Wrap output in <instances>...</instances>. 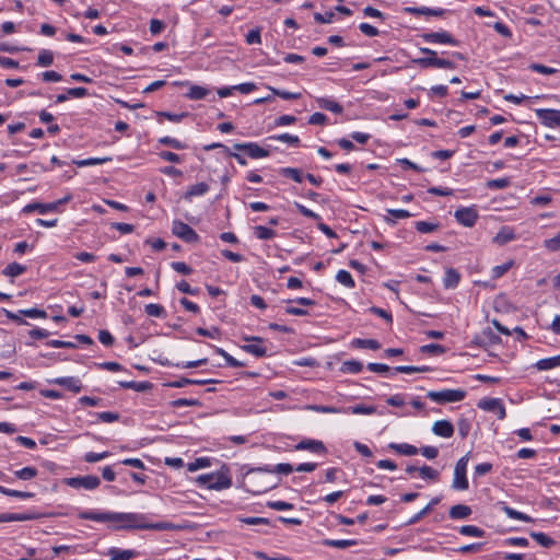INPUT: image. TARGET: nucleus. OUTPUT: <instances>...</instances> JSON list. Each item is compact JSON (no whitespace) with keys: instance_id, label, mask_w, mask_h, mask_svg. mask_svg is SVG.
<instances>
[{"instance_id":"nucleus-1","label":"nucleus","mask_w":560,"mask_h":560,"mask_svg":"<svg viewBox=\"0 0 560 560\" xmlns=\"http://www.w3.org/2000/svg\"><path fill=\"white\" fill-rule=\"evenodd\" d=\"M79 518L89 520L98 523H110L112 528L115 530L124 529H152V530H173L176 529L171 522L151 523L148 516L143 513L135 512H98V511H82L79 513Z\"/></svg>"},{"instance_id":"nucleus-2","label":"nucleus","mask_w":560,"mask_h":560,"mask_svg":"<svg viewBox=\"0 0 560 560\" xmlns=\"http://www.w3.org/2000/svg\"><path fill=\"white\" fill-rule=\"evenodd\" d=\"M197 482L210 490H223L232 486V479L226 470L199 475Z\"/></svg>"},{"instance_id":"nucleus-3","label":"nucleus","mask_w":560,"mask_h":560,"mask_svg":"<svg viewBox=\"0 0 560 560\" xmlns=\"http://www.w3.org/2000/svg\"><path fill=\"white\" fill-rule=\"evenodd\" d=\"M427 397L436 404L458 402L466 397V390L445 388L442 390H430Z\"/></svg>"},{"instance_id":"nucleus-4","label":"nucleus","mask_w":560,"mask_h":560,"mask_svg":"<svg viewBox=\"0 0 560 560\" xmlns=\"http://www.w3.org/2000/svg\"><path fill=\"white\" fill-rule=\"evenodd\" d=\"M468 460H469V457H468V454H466L465 456L460 457L455 465L454 479H453V485H452V487L455 490L463 491V490H467L469 487L468 479L466 476Z\"/></svg>"},{"instance_id":"nucleus-5","label":"nucleus","mask_w":560,"mask_h":560,"mask_svg":"<svg viewBox=\"0 0 560 560\" xmlns=\"http://www.w3.org/2000/svg\"><path fill=\"white\" fill-rule=\"evenodd\" d=\"M63 482L73 489L83 488L85 490H94L100 487L101 479L94 475H86L66 478Z\"/></svg>"},{"instance_id":"nucleus-6","label":"nucleus","mask_w":560,"mask_h":560,"mask_svg":"<svg viewBox=\"0 0 560 560\" xmlns=\"http://www.w3.org/2000/svg\"><path fill=\"white\" fill-rule=\"evenodd\" d=\"M172 233L186 243H197L199 241L197 232L191 226L179 220L173 221Z\"/></svg>"},{"instance_id":"nucleus-7","label":"nucleus","mask_w":560,"mask_h":560,"mask_svg":"<svg viewBox=\"0 0 560 560\" xmlns=\"http://www.w3.org/2000/svg\"><path fill=\"white\" fill-rule=\"evenodd\" d=\"M535 114L544 126L548 128H560V109L537 108L535 109Z\"/></svg>"},{"instance_id":"nucleus-8","label":"nucleus","mask_w":560,"mask_h":560,"mask_svg":"<svg viewBox=\"0 0 560 560\" xmlns=\"http://www.w3.org/2000/svg\"><path fill=\"white\" fill-rule=\"evenodd\" d=\"M477 407L497 413L500 420H503L506 416L505 407L500 398H482L477 402Z\"/></svg>"},{"instance_id":"nucleus-9","label":"nucleus","mask_w":560,"mask_h":560,"mask_svg":"<svg viewBox=\"0 0 560 560\" xmlns=\"http://www.w3.org/2000/svg\"><path fill=\"white\" fill-rule=\"evenodd\" d=\"M234 149L237 151H244L252 159H265L270 155L268 149L259 145L257 142H244L235 143Z\"/></svg>"},{"instance_id":"nucleus-10","label":"nucleus","mask_w":560,"mask_h":560,"mask_svg":"<svg viewBox=\"0 0 560 560\" xmlns=\"http://www.w3.org/2000/svg\"><path fill=\"white\" fill-rule=\"evenodd\" d=\"M421 38L425 43H430V44H444V45H451V46H458L459 45V42L457 39H455L446 31L423 33L421 35Z\"/></svg>"},{"instance_id":"nucleus-11","label":"nucleus","mask_w":560,"mask_h":560,"mask_svg":"<svg viewBox=\"0 0 560 560\" xmlns=\"http://www.w3.org/2000/svg\"><path fill=\"white\" fill-rule=\"evenodd\" d=\"M454 217L462 225L471 228L478 219V212L474 207H463L455 211Z\"/></svg>"},{"instance_id":"nucleus-12","label":"nucleus","mask_w":560,"mask_h":560,"mask_svg":"<svg viewBox=\"0 0 560 560\" xmlns=\"http://www.w3.org/2000/svg\"><path fill=\"white\" fill-rule=\"evenodd\" d=\"M257 472H260V471L257 470V468H253V469L248 470L245 475V480H246V486L248 487V491L254 494L264 493L273 487L271 485H265V483L258 482L256 480V476H255V474H257Z\"/></svg>"},{"instance_id":"nucleus-13","label":"nucleus","mask_w":560,"mask_h":560,"mask_svg":"<svg viewBox=\"0 0 560 560\" xmlns=\"http://www.w3.org/2000/svg\"><path fill=\"white\" fill-rule=\"evenodd\" d=\"M245 340L250 341L247 345L242 346V349L247 353H250L257 358H264L267 355V349L261 345L262 339L259 337H246Z\"/></svg>"},{"instance_id":"nucleus-14","label":"nucleus","mask_w":560,"mask_h":560,"mask_svg":"<svg viewBox=\"0 0 560 560\" xmlns=\"http://www.w3.org/2000/svg\"><path fill=\"white\" fill-rule=\"evenodd\" d=\"M298 451H310L315 454H326L327 448L324 443L319 440L305 439L295 445Z\"/></svg>"},{"instance_id":"nucleus-15","label":"nucleus","mask_w":560,"mask_h":560,"mask_svg":"<svg viewBox=\"0 0 560 560\" xmlns=\"http://www.w3.org/2000/svg\"><path fill=\"white\" fill-rule=\"evenodd\" d=\"M420 52L425 55V57L413 59L412 62L423 69L435 68V60L438 59V52L435 50L427 48V47H421Z\"/></svg>"},{"instance_id":"nucleus-16","label":"nucleus","mask_w":560,"mask_h":560,"mask_svg":"<svg viewBox=\"0 0 560 560\" xmlns=\"http://www.w3.org/2000/svg\"><path fill=\"white\" fill-rule=\"evenodd\" d=\"M37 211L40 214H46L49 212H56V203L54 202H31L23 207L22 212L24 214L32 213Z\"/></svg>"},{"instance_id":"nucleus-17","label":"nucleus","mask_w":560,"mask_h":560,"mask_svg":"<svg viewBox=\"0 0 560 560\" xmlns=\"http://www.w3.org/2000/svg\"><path fill=\"white\" fill-rule=\"evenodd\" d=\"M432 432L438 436L448 439L454 434V427L448 420H438L432 425Z\"/></svg>"},{"instance_id":"nucleus-18","label":"nucleus","mask_w":560,"mask_h":560,"mask_svg":"<svg viewBox=\"0 0 560 560\" xmlns=\"http://www.w3.org/2000/svg\"><path fill=\"white\" fill-rule=\"evenodd\" d=\"M52 383L60 385L73 393H80L82 390V383L78 377L74 376H65L57 377L52 381Z\"/></svg>"},{"instance_id":"nucleus-19","label":"nucleus","mask_w":560,"mask_h":560,"mask_svg":"<svg viewBox=\"0 0 560 560\" xmlns=\"http://www.w3.org/2000/svg\"><path fill=\"white\" fill-rule=\"evenodd\" d=\"M404 10L412 15L442 16L445 13L444 9L428 7H407Z\"/></svg>"},{"instance_id":"nucleus-20","label":"nucleus","mask_w":560,"mask_h":560,"mask_svg":"<svg viewBox=\"0 0 560 560\" xmlns=\"http://www.w3.org/2000/svg\"><path fill=\"white\" fill-rule=\"evenodd\" d=\"M186 84L189 85V90L185 96L189 100H194V101L203 100L210 94V90L205 86L190 84L188 82H186Z\"/></svg>"},{"instance_id":"nucleus-21","label":"nucleus","mask_w":560,"mask_h":560,"mask_svg":"<svg viewBox=\"0 0 560 560\" xmlns=\"http://www.w3.org/2000/svg\"><path fill=\"white\" fill-rule=\"evenodd\" d=\"M107 555L113 557L114 560H131L138 556V552L131 549L112 547L108 549Z\"/></svg>"},{"instance_id":"nucleus-22","label":"nucleus","mask_w":560,"mask_h":560,"mask_svg":"<svg viewBox=\"0 0 560 560\" xmlns=\"http://www.w3.org/2000/svg\"><path fill=\"white\" fill-rule=\"evenodd\" d=\"M316 103L318 107L335 114H341L343 112V107L338 102L330 97H318L316 100Z\"/></svg>"},{"instance_id":"nucleus-23","label":"nucleus","mask_w":560,"mask_h":560,"mask_svg":"<svg viewBox=\"0 0 560 560\" xmlns=\"http://www.w3.org/2000/svg\"><path fill=\"white\" fill-rule=\"evenodd\" d=\"M295 468L291 464L288 463H280L276 466L267 465L265 467H258L257 470L265 471L268 474H281V475H289L291 474Z\"/></svg>"},{"instance_id":"nucleus-24","label":"nucleus","mask_w":560,"mask_h":560,"mask_svg":"<svg viewBox=\"0 0 560 560\" xmlns=\"http://www.w3.org/2000/svg\"><path fill=\"white\" fill-rule=\"evenodd\" d=\"M460 281L459 272L454 268H446L443 278V285L445 289H455Z\"/></svg>"},{"instance_id":"nucleus-25","label":"nucleus","mask_w":560,"mask_h":560,"mask_svg":"<svg viewBox=\"0 0 560 560\" xmlns=\"http://www.w3.org/2000/svg\"><path fill=\"white\" fill-rule=\"evenodd\" d=\"M388 447L405 456H413L419 453V450L415 445L408 443H389Z\"/></svg>"},{"instance_id":"nucleus-26","label":"nucleus","mask_w":560,"mask_h":560,"mask_svg":"<svg viewBox=\"0 0 560 560\" xmlns=\"http://www.w3.org/2000/svg\"><path fill=\"white\" fill-rule=\"evenodd\" d=\"M441 501V497H434L421 511L415 514L408 522L407 525H413L418 523L422 517L429 514L432 509L438 505Z\"/></svg>"},{"instance_id":"nucleus-27","label":"nucleus","mask_w":560,"mask_h":560,"mask_svg":"<svg viewBox=\"0 0 560 560\" xmlns=\"http://www.w3.org/2000/svg\"><path fill=\"white\" fill-rule=\"evenodd\" d=\"M471 514V508L465 504L453 505L448 511L452 520H465Z\"/></svg>"},{"instance_id":"nucleus-28","label":"nucleus","mask_w":560,"mask_h":560,"mask_svg":"<svg viewBox=\"0 0 560 560\" xmlns=\"http://www.w3.org/2000/svg\"><path fill=\"white\" fill-rule=\"evenodd\" d=\"M34 518L35 515L28 513H0V523L25 522Z\"/></svg>"},{"instance_id":"nucleus-29","label":"nucleus","mask_w":560,"mask_h":560,"mask_svg":"<svg viewBox=\"0 0 560 560\" xmlns=\"http://www.w3.org/2000/svg\"><path fill=\"white\" fill-rule=\"evenodd\" d=\"M513 240H515V233L513 229L510 226H503L494 236L493 242L499 245H504Z\"/></svg>"},{"instance_id":"nucleus-30","label":"nucleus","mask_w":560,"mask_h":560,"mask_svg":"<svg viewBox=\"0 0 560 560\" xmlns=\"http://www.w3.org/2000/svg\"><path fill=\"white\" fill-rule=\"evenodd\" d=\"M118 384L122 388L133 389L139 393L147 392L152 388V384L148 381H144V382L120 381Z\"/></svg>"},{"instance_id":"nucleus-31","label":"nucleus","mask_w":560,"mask_h":560,"mask_svg":"<svg viewBox=\"0 0 560 560\" xmlns=\"http://www.w3.org/2000/svg\"><path fill=\"white\" fill-rule=\"evenodd\" d=\"M539 371H548L560 366V354L538 360L535 364Z\"/></svg>"},{"instance_id":"nucleus-32","label":"nucleus","mask_w":560,"mask_h":560,"mask_svg":"<svg viewBox=\"0 0 560 560\" xmlns=\"http://www.w3.org/2000/svg\"><path fill=\"white\" fill-rule=\"evenodd\" d=\"M376 412L375 406H365V405H355L351 407L343 408L342 413H352V415H366L371 416Z\"/></svg>"},{"instance_id":"nucleus-33","label":"nucleus","mask_w":560,"mask_h":560,"mask_svg":"<svg viewBox=\"0 0 560 560\" xmlns=\"http://www.w3.org/2000/svg\"><path fill=\"white\" fill-rule=\"evenodd\" d=\"M210 187L206 183H198L189 187L185 194V199L189 200L192 197L203 196L209 191Z\"/></svg>"},{"instance_id":"nucleus-34","label":"nucleus","mask_w":560,"mask_h":560,"mask_svg":"<svg viewBox=\"0 0 560 560\" xmlns=\"http://www.w3.org/2000/svg\"><path fill=\"white\" fill-rule=\"evenodd\" d=\"M323 545L338 549H346L352 546H357L358 541L354 539H324Z\"/></svg>"},{"instance_id":"nucleus-35","label":"nucleus","mask_w":560,"mask_h":560,"mask_svg":"<svg viewBox=\"0 0 560 560\" xmlns=\"http://www.w3.org/2000/svg\"><path fill=\"white\" fill-rule=\"evenodd\" d=\"M502 511L511 520H516V521H522V522H532L533 521V518L529 515H527L523 512H520V511H517L511 506H508L505 504H503Z\"/></svg>"},{"instance_id":"nucleus-36","label":"nucleus","mask_w":560,"mask_h":560,"mask_svg":"<svg viewBox=\"0 0 560 560\" xmlns=\"http://www.w3.org/2000/svg\"><path fill=\"white\" fill-rule=\"evenodd\" d=\"M305 410L320 412V413H342L343 408L335 406H323V405H306Z\"/></svg>"},{"instance_id":"nucleus-37","label":"nucleus","mask_w":560,"mask_h":560,"mask_svg":"<svg viewBox=\"0 0 560 560\" xmlns=\"http://www.w3.org/2000/svg\"><path fill=\"white\" fill-rule=\"evenodd\" d=\"M336 281L348 289H353L355 287V282L351 276V273L347 270H339L336 275Z\"/></svg>"},{"instance_id":"nucleus-38","label":"nucleus","mask_w":560,"mask_h":560,"mask_svg":"<svg viewBox=\"0 0 560 560\" xmlns=\"http://www.w3.org/2000/svg\"><path fill=\"white\" fill-rule=\"evenodd\" d=\"M26 271V267L19 262L9 264L3 270L2 273L7 277H19Z\"/></svg>"},{"instance_id":"nucleus-39","label":"nucleus","mask_w":560,"mask_h":560,"mask_svg":"<svg viewBox=\"0 0 560 560\" xmlns=\"http://www.w3.org/2000/svg\"><path fill=\"white\" fill-rule=\"evenodd\" d=\"M110 161H112L110 156H104V158H89V159H84V160H78V161H74L73 163L75 165H78L79 167H85V166L105 164Z\"/></svg>"},{"instance_id":"nucleus-40","label":"nucleus","mask_w":560,"mask_h":560,"mask_svg":"<svg viewBox=\"0 0 560 560\" xmlns=\"http://www.w3.org/2000/svg\"><path fill=\"white\" fill-rule=\"evenodd\" d=\"M458 532L459 534L469 537H483L486 535V532L482 528L475 525H463L459 527Z\"/></svg>"},{"instance_id":"nucleus-41","label":"nucleus","mask_w":560,"mask_h":560,"mask_svg":"<svg viewBox=\"0 0 560 560\" xmlns=\"http://www.w3.org/2000/svg\"><path fill=\"white\" fill-rule=\"evenodd\" d=\"M0 493L8 495V497L23 499V500L32 499L34 497L33 492L13 490V489L5 488L1 485H0Z\"/></svg>"},{"instance_id":"nucleus-42","label":"nucleus","mask_w":560,"mask_h":560,"mask_svg":"<svg viewBox=\"0 0 560 560\" xmlns=\"http://www.w3.org/2000/svg\"><path fill=\"white\" fill-rule=\"evenodd\" d=\"M38 475V470L35 467L26 466L22 469L15 470L14 476L21 480H32Z\"/></svg>"},{"instance_id":"nucleus-43","label":"nucleus","mask_w":560,"mask_h":560,"mask_svg":"<svg viewBox=\"0 0 560 560\" xmlns=\"http://www.w3.org/2000/svg\"><path fill=\"white\" fill-rule=\"evenodd\" d=\"M279 173L284 177L291 178L295 183H302L303 180V173L300 168L283 167L279 171Z\"/></svg>"},{"instance_id":"nucleus-44","label":"nucleus","mask_w":560,"mask_h":560,"mask_svg":"<svg viewBox=\"0 0 560 560\" xmlns=\"http://www.w3.org/2000/svg\"><path fill=\"white\" fill-rule=\"evenodd\" d=\"M254 234L258 240L268 241L276 236V231L264 225H257L254 228Z\"/></svg>"},{"instance_id":"nucleus-45","label":"nucleus","mask_w":560,"mask_h":560,"mask_svg":"<svg viewBox=\"0 0 560 560\" xmlns=\"http://www.w3.org/2000/svg\"><path fill=\"white\" fill-rule=\"evenodd\" d=\"M530 537L545 548H550L556 544L551 537L541 532H530Z\"/></svg>"},{"instance_id":"nucleus-46","label":"nucleus","mask_w":560,"mask_h":560,"mask_svg":"<svg viewBox=\"0 0 560 560\" xmlns=\"http://www.w3.org/2000/svg\"><path fill=\"white\" fill-rule=\"evenodd\" d=\"M352 345L358 348L378 350L381 349V343L376 339H354Z\"/></svg>"},{"instance_id":"nucleus-47","label":"nucleus","mask_w":560,"mask_h":560,"mask_svg":"<svg viewBox=\"0 0 560 560\" xmlns=\"http://www.w3.org/2000/svg\"><path fill=\"white\" fill-rule=\"evenodd\" d=\"M440 228L439 223L435 222H428V221H417L415 223V229L419 233L428 234L436 231Z\"/></svg>"},{"instance_id":"nucleus-48","label":"nucleus","mask_w":560,"mask_h":560,"mask_svg":"<svg viewBox=\"0 0 560 560\" xmlns=\"http://www.w3.org/2000/svg\"><path fill=\"white\" fill-rule=\"evenodd\" d=\"M419 476L422 479L436 481L440 477V472L430 466L423 465L419 467Z\"/></svg>"},{"instance_id":"nucleus-49","label":"nucleus","mask_w":560,"mask_h":560,"mask_svg":"<svg viewBox=\"0 0 560 560\" xmlns=\"http://www.w3.org/2000/svg\"><path fill=\"white\" fill-rule=\"evenodd\" d=\"M54 62V54L51 50L42 49L37 56V66L48 67Z\"/></svg>"},{"instance_id":"nucleus-50","label":"nucleus","mask_w":560,"mask_h":560,"mask_svg":"<svg viewBox=\"0 0 560 560\" xmlns=\"http://www.w3.org/2000/svg\"><path fill=\"white\" fill-rule=\"evenodd\" d=\"M362 370H363V364L355 360L345 361L342 363V368H341L342 372L352 373V374H358V373L362 372Z\"/></svg>"},{"instance_id":"nucleus-51","label":"nucleus","mask_w":560,"mask_h":560,"mask_svg":"<svg viewBox=\"0 0 560 560\" xmlns=\"http://www.w3.org/2000/svg\"><path fill=\"white\" fill-rule=\"evenodd\" d=\"M144 312L148 316L152 317H163L165 315V308L162 305L155 303L147 304Z\"/></svg>"},{"instance_id":"nucleus-52","label":"nucleus","mask_w":560,"mask_h":560,"mask_svg":"<svg viewBox=\"0 0 560 560\" xmlns=\"http://www.w3.org/2000/svg\"><path fill=\"white\" fill-rule=\"evenodd\" d=\"M237 520L246 525H269L270 521L267 517L256 516H238Z\"/></svg>"},{"instance_id":"nucleus-53","label":"nucleus","mask_w":560,"mask_h":560,"mask_svg":"<svg viewBox=\"0 0 560 560\" xmlns=\"http://www.w3.org/2000/svg\"><path fill=\"white\" fill-rule=\"evenodd\" d=\"M269 139L281 141V142H287L293 147H298L300 143L299 137L294 136V135H290V133H281V135H277V136H271V137H269Z\"/></svg>"},{"instance_id":"nucleus-54","label":"nucleus","mask_w":560,"mask_h":560,"mask_svg":"<svg viewBox=\"0 0 560 560\" xmlns=\"http://www.w3.org/2000/svg\"><path fill=\"white\" fill-rule=\"evenodd\" d=\"M513 266V260H509L502 265L494 266L491 270V276L493 279L501 278L504 273H506L511 267Z\"/></svg>"},{"instance_id":"nucleus-55","label":"nucleus","mask_w":560,"mask_h":560,"mask_svg":"<svg viewBox=\"0 0 560 560\" xmlns=\"http://www.w3.org/2000/svg\"><path fill=\"white\" fill-rule=\"evenodd\" d=\"M159 143L161 144H164V145H168L175 150H183L186 148V144L183 143L182 141L175 139V138H172V137H168V136H165V137H162L159 139Z\"/></svg>"},{"instance_id":"nucleus-56","label":"nucleus","mask_w":560,"mask_h":560,"mask_svg":"<svg viewBox=\"0 0 560 560\" xmlns=\"http://www.w3.org/2000/svg\"><path fill=\"white\" fill-rule=\"evenodd\" d=\"M528 69L534 71V72L541 73V74H545V75H551V74H555V73L558 72V69L551 68V67H547V66H544L541 63H530L528 66Z\"/></svg>"},{"instance_id":"nucleus-57","label":"nucleus","mask_w":560,"mask_h":560,"mask_svg":"<svg viewBox=\"0 0 560 560\" xmlns=\"http://www.w3.org/2000/svg\"><path fill=\"white\" fill-rule=\"evenodd\" d=\"M544 247L552 253L560 250V232L553 237L545 240Z\"/></svg>"},{"instance_id":"nucleus-58","label":"nucleus","mask_w":560,"mask_h":560,"mask_svg":"<svg viewBox=\"0 0 560 560\" xmlns=\"http://www.w3.org/2000/svg\"><path fill=\"white\" fill-rule=\"evenodd\" d=\"M511 184V180L506 177L504 178H495V179H490L487 182V187L489 189H504L506 187H509Z\"/></svg>"},{"instance_id":"nucleus-59","label":"nucleus","mask_w":560,"mask_h":560,"mask_svg":"<svg viewBox=\"0 0 560 560\" xmlns=\"http://www.w3.org/2000/svg\"><path fill=\"white\" fill-rule=\"evenodd\" d=\"M267 88L272 92L273 95L279 96L283 100H298L301 97V93L287 92L269 85Z\"/></svg>"},{"instance_id":"nucleus-60","label":"nucleus","mask_w":560,"mask_h":560,"mask_svg":"<svg viewBox=\"0 0 560 560\" xmlns=\"http://www.w3.org/2000/svg\"><path fill=\"white\" fill-rule=\"evenodd\" d=\"M171 267L173 270L184 276H189L194 272V269L184 261H173Z\"/></svg>"},{"instance_id":"nucleus-61","label":"nucleus","mask_w":560,"mask_h":560,"mask_svg":"<svg viewBox=\"0 0 560 560\" xmlns=\"http://www.w3.org/2000/svg\"><path fill=\"white\" fill-rule=\"evenodd\" d=\"M446 349L438 343H429L421 347V352L440 355L445 353Z\"/></svg>"},{"instance_id":"nucleus-62","label":"nucleus","mask_w":560,"mask_h":560,"mask_svg":"<svg viewBox=\"0 0 560 560\" xmlns=\"http://www.w3.org/2000/svg\"><path fill=\"white\" fill-rule=\"evenodd\" d=\"M95 415L100 421L105 423H113L119 419V415L113 411H102Z\"/></svg>"},{"instance_id":"nucleus-63","label":"nucleus","mask_w":560,"mask_h":560,"mask_svg":"<svg viewBox=\"0 0 560 560\" xmlns=\"http://www.w3.org/2000/svg\"><path fill=\"white\" fill-rule=\"evenodd\" d=\"M267 506L276 511H288L294 508L292 503L285 501H269Z\"/></svg>"},{"instance_id":"nucleus-64","label":"nucleus","mask_w":560,"mask_h":560,"mask_svg":"<svg viewBox=\"0 0 560 560\" xmlns=\"http://www.w3.org/2000/svg\"><path fill=\"white\" fill-rule=\"evenodd\" d=\"M39 77L45 82H59L62 80V75L54 70L42 72Z\"/></svg>"}]
</instances>
